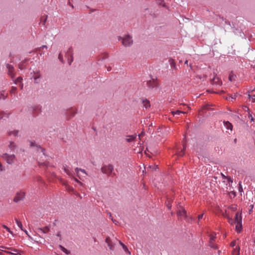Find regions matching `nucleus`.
I'll return each mask as SVG.
<instances>
[{"instance_id":"obj_11","label":"nucleus","mask_w":255,"mask_h":255,"mask_svg":"<svg viewBox=\"0 0 255 255\" xmlns=\"http://www.w3.org/2000/svg\"><path fill=\"white\" fill-rule=\"evenodd\" d=\"M147 85L150 88H153L157 86V83L156 80L152 79L147 82Z\"/></svg>"},{"instance_id":"obj_21","label":"nucleus","mask_w":255,"mask_h":255,"mask_svg":"<svg viewBox=\"0 0 255 255\" xmlns=\"http://www.w3.org/2000/svg\"><path fill=\"white\" fill-rule=\"evenodd\" d=\"M224 124L226 128L228 129H232L233 126L229 122H224Z\"/></svg>"},{"instance_id":"obj_48","label":"nucleus","mask_w":255,"mask_h":255,"mask_svg":"<svg viewBox=\"0 0 255 255\" xmlns=\"http://www.w3.org/2000/svg\"><path fill=\"white\" fill-rule=\"evenodd\" d=\"M3 117V116L2 115V112H0V119H1Z\"/></svg>"},{"instance_id":"obj_12","label":"nucleus","mask_w":255,"mask_h":255,"mask_svg":"<svg viewBox=\"0 0 255 255\" xmlns=\"http://www.w3.org/2000/svg\"><path fill=\"white\" fill-rule=\"evenodd\" d=\"M213 84L221 86L222 84L221 80L218 77H214L212 79Z\"/></svg>"},{"instance_id":"obj_54","label":"nucleus","mask_w":255,"mask_h":255,"mask_svg":"<svg viewBox=\"0 0 255 255\" xmlns=\"http://www.w3.org/2000/svg\"><path fill=\"white\" fill-rule=\"evenodd\" d=\"M69 0V4L70 5H71L72 7H73V5H72V4H71L70 3V0Z\"/></svg>"},{"instance_id":"obj_51","label":"nucleus","mask_w":255,"mask_h":255,"mask_svg":"<svg viewBox=\"0 0 255 255\" xmlns=\"http://www.w3.org/2000/svg\"><path fill=\"white\" fill-rule=\"evenodd\" d=\"M34 142H32V141H31L30 142V146H34Z\"/></svg>"},{"instance_id":"obj_30","label":"nucleus","mask_w":255,"mask_h":255,"mask_svg":"<svg viewBox=\"0 0 255 255\" xmlns=\"http://www.w3.org/2000/svg\"><path fill=\"white\" fill-rule=\"evenodd\" d=\"M216 234L215 233H213L209 235L210 240L214 241L216 238Z\"/></svg>"},{"instance_id":"obj_58","label":"nucleus","mask_w":255,"mask_h":255,"mask_svg":"<svg viewBox=\"0 0 255 255\" xmlns=\"http://www.w3.org/2000/svg\"><path fill=\"white\" fill-rule=\"evenodd\" d=\"M222 176H223L224 178H226V177L224 175H223V174H222Z\"/></svg>"},{"instance_id":"obj_52","label":"nucleus","mask_w":255,"mask_h":255,"mask_svg":"<svg viewBox=\"0 0 255 255\" xmlns=\"http://www.w3.org/2000/svg\"><path fill=\"white\" fill-rule=\"evenodd\" d=\"M23 231L24 232V233H25V234H26L28 236H29L28 235V232H27V231L26 230H24V231Z\"/></svg>"},{"instance_id":"obj_1","label":"nucleus","mask_w":255,"mask_h":255,"mask_svg":"<svg viewBox=\"0 0 255 255\" xmlns=\"http://www.w3.org/2000/svg\"><path fill=\"white\" fill-rule=\"evenodd\" d=\"M37 151H39L40 150L39 152V156L40 157H44V159H42V161H41L40 159L38 160V162L39 164V165L40 166H44L47 167L48 166V163L46 161L47 159V157L45 154L44 153V149L42 148L40 146H36Z\"/></svg>"},{"instance_id":"obj_5","label":"nucleus","mask_w":255,"mask_h":255,"mask_svg":"<svg viewBox=\"0 0 255 255\" xmlns=\"http://www.w3.org/2000/svg\"><path fill=\"white\" fill-rule=\"evenodd\" d=\"M65 57L67 59L68 63L70 65L73 60L72 48H69L66 53Z\"/></svg>"},{"instance_id":"obj_24","label":"nucleus","mask_w":255,"mask_h":255,"mask_svg":"<svg viewBox=\"0 0 255 255\" xmlns=\"http://www.w3.org/2000/svg\"><path fill=\"white\" fill-rule=\"evenodd\" d=\"M236 77V75H235L233 72H231L229 76V80L231 82L233 80H235Z\"/></svg>"},{"instance_id":"obj_37","label":"nucleus","mask_w":255,"mask_h":255,"mask_svg":"<svg viewBox=\"0 0 255 255\" xmlns=\"http://www.w3.org/2000/svg\"><path fill=\"white\" fill-rule=\"evenodd\" d=\"M16 91V88L15 87H12L10 90V93L13 94Z\"/></svg>"},{"instance_id":"obj_27","label":"nucleus","mask_w":255,"mask_h":255,"mask_svg":"<svg viewBox=\"0 0 255 255\" xmlns=\"http://www.w3.org/2000/svg\"><path fill=\"white\" fill-rule=\"evenodd\" d=\"M65 172L70 176H73L72 173L70 171L68 167H64Z\"/></svg>"},{"instance_id":"obj_59","label":"nucleus","mask_w":255,"mask_h":255,"mask_svg":"<svg viewBox=\"0 0 255 255\" xmlns=\"http://www.w3.org/2000/svg\"><path fill=\"white\" fill-rule=\"evenodd\" d=\"M253 208H254V205H251V209H253Z\"/></svg>"},{"instance_id":"obj_57","label":"nucleus","mask_w":255,"mask_h":255,"mask_svg":"<svg viewBox=\"0 0 255 255\" xmlns=\"http://www.w3.org/2000/svg\"><path fill=\"white\" fill-rule=\"evenodd\" d=\"M187 63H188V60H186L185 61V64H187Z\"/></svg>"},{"instance_id":"obj_38","label":"nucleus","mask_w":255,"mask_h":255,"mask_svg":"<svg viewBox=\"0 0 255 255\" xmlns=\"http://www.w3.org/2000/svg\"><path fill=\"white\" fill-rule=\"evenodd\" d=\"M40 75H39V74H37L35 77H34V82L35 83H38V81H37V79L39 78Z\"/></svg>"},{"instance_id":"obj_22","label":"nucleus","mask_w":255,"mask_h":255,"mask_svg":"<svg viewBox=\"0 0 255 255\" xmlns=\"http://www.w3.org/2000/svg\"><path fill=\"white\" fill-rule=\"evenodd\" d=\"M186 148V145L185 144H184L183 145V149L181 150L180 151L178 152L177 153L178 156H182L184 155V150H185Z\"/></svg>"},{"instance_id":"obj_16","label":"nucleus","mask_w":255,"mask_h":255,"mask_svg":"<svg viewBox=\"0 0 255 255\" xmlns=\"http://www.w3.org/2000/svg\"><path fill=\"white\" fill-rule=\"evenodd\" d=\"M177 215L180 217H186L187 216L186 211L185 209H182L181 210L178 211Z\"/></svg>"},{"instance_id":"obj_40","label":"nucleus","mask_w":255,"mask_h":255,"mask_svg":"<svg viewBox=\"0 0 255 255\" xmlns=\"http://www.w3.org/2000/svg\"><path fill=\"white\" fill-rule=\"evenodd\" d=\"M58 59L63 62V58H62V55L61 53H60L58 56Z\"/></svg>"},{"instance_id":"obj_18","label":"nucleus","mask_w":255,"mask_h":255,"mask_svg":"<svg viewBox=\"0 0 255 255\" xmlns=\"http://www.w3.org/2000/svg\"><path fill=\"white\" fill-rule=\"evenodd\" d=\"M38 230L44 234H46L49 232L50 229L49 227L45 226L43 228H39Z\"/></svg>"},{"instance_id":"obj_55","label":"nucleus","mask_w":255,"mask_h":255,"mask_svg":"<svg viewBox=\"0 0 255 255\" xmlns=\"http://www.w3.org/2000/svg\"><path fill=\"white\" fill-rule=\"evenodd\" d=\"M218 253L219 255H220V254L221 253V251L220 250H219Z\"/></svg>"},{"instance_id":"obj_45","label":"nucleus","mask_w":255,"mask_h":255,"mask_svg":"<svg viewBox=\"0 0 255 255\" xmlns=\"http://www.w3.org/2000/svg\"><path fill=\"white\" fill-rule=\"evenodd\" d=\"M74 180L77 183H79L81 184H82V183L80 181H79L77 178H74Z\"/></svg>"},{"instance_id":"obj_56","label":"nucleus","mask_w":255,"mask_h":255,"mask_svg":"<svg viewBox=\"0 0 255 255\" xmlns=\"http://www.w3.org/2000/svg\"><path fill=\"white\" fill-rule=\"evenodd\" d=\"M38 109V107H36V108H34V109H33V111H36V110L37 109Z\"/></svg>"},{"instance_id":"obj_49","label":"nucleus","mask_w":255,"mask_h":255,"mask_svg":"<svg viewBox=\"0 0 255 255\" xmlns=\"http://www.w3.org/2000/svg\"><path fill=\"white\" fill-rule=\"evenodd\" d=\"M167 208L169 209H170L171 207V205L170 204H168L167 205Z\"/></svg>"},{"instance_id":"obj_31","label":"nucleus","mask_w":255,"mask_h":255,"mask_svg":"<svg viewBox=\"0 0 255 255\" xmlns=\"http://www.w3.org/2000/svg\"><path fill=\"white\" fill-rule=\"evenodd\" d=\"M156 1L159 5H162V6H165V3L162 0H156Z\"/></svg>"},{"instance_id":"obj_35","label":"nucleus","mask_w":255,"mask_h":255,"mask_svg":"<svg viewBox=\"0 0 255 255\" xmlns=\"http://www.w3.org/2000/svg\"><path fill=\"white\" fill-rule=\"evenodd\" d=\"M236 245H237L236 241V240H234V241H233L230 243V247H232V248H234V247H237V246H236Z\"/></svg>"},{"instance_id":"obj_41","label":"nucleus","mask_w":255,"mask_h":255,"mask_svg":"<svg viewBox=\"0 0 255 255\" xmlns=\"http://www.w3.org/2000/svg\"><path fill=\"white\" fill-rule=\"evenodd\" d=\"M15 146V145H14V142H10V145H9V147L11 149H12L13 148H14V147Z\"/></svg>"},{"instance_id":"obj_15","label":"nucleus","mask_w":255,"mask_h":255,"mask_svg":"<svg viewBox=\"0 0 255 255\" xmlns=\"http://www.w3.org/2000/svg\"><path fill=\"white\" fill-rule=\"evenodd\" d=\"M106 242L108 244L110 250H113L114 248V245L112 244V241L110 237H107L106 239Z\"/></svg>"},{"instance_id":"obj_53","label":"nucleus","mask_w":255,"mask_h":255,"mask_svg":"<svg viewBox=\"0 0 255 255\" xmlns=\"http://www.w3.org/2000/svg\"><path fill=\"white\" fill-rule=\"evenodd\" d=\"M41 48H46V49H47V46H45V45L42 46L41 47Z\"/></svg>"},{"instance_id":"obj_10","label":"nucleus","mask_w":255,"mask_h":255,"mask_svg":"<svg viewBox=\"0 0 255 255\" xmlns=\"http://www.w3.org/2000/svg\"><path fill=\"white\" fill-rule=\"evenodd\" d=\"M7 249L9 251H5L4 252L7 254L14 255H21V254L19 252V251L13 248H7Z\"/></svg>"},{"instance_id":"obj_33","label":"nucleus","mask_w":255,"mask_h":255,"mask_svg":"<svg viewBox=\"0 0 255 255\" xmlns=\"http://www.w3.org/2000/svg\"><path fill=\"white\" fill-rule=\"evenodd\" d=\"M59 247L61 249V250L63 252H64L65 253H66V254H68L69 252L68 251V250L67 249H66L64 247H62V246L60 245L59 246Z\"/></svg>"},{"instance_id":"obj_60","label":"nucleus","mask_w":255,"mask_h":255,"mask_svg":"<svg viewBox=\"0 0 255 255\" xmlns=\"http://www.w3.org/2000/svg\"><path fill=\"white\" fill-rule=\"evenodd\" d=\"M205 108H206V106L203 107V109H202V110H203L204 109H205Z\"/></svg>"},{"instance_id":"obj_47","label":"nucleus","mask_w":255,"mask_h":255,"mask_svg":"<svg viewBox=\"0 0 255 255\" xmlns=\"http://www.w3.org/2000/svg\"><path fill=\"white\" fill-rule=\"evenodd\" d=\"M3 170V168H2V166L1 165V164L0 163V171H2Z\"/></svg>"},{"instance_id":"obj_28","label":"nucleus","mask_w":255,"mask_h":255,"mask_svg":"<svg viewBox=\"0 0 255 255\" xmlns=\"http://www.w3.org/2000/svg\"><path fill=\"white\" fill-rule=\"evenodd\" d=\"M119 243L120 245L122 246L123 249L125 250V252H128L129 254H130V252H128V249L127 247V246L124 244L121 241H119Z\"/></svg>"},{"instance_id":"obj_23","label":"nucleus","mask_w":255,"mask_h":255,"mask_svg":"<svg viewBox=\"0 0 255 255\" xmlns=\"http://www.w3.org/2000/svg\"><path fill=\"white\" fill-rule=\"evenodd\" d=\"M214 241L210 240L209 246L214 249H217L218 248V246L214 243Z\"/></svg>"},{"instance_id":"obj_17","label":"nucleus","mask_w":255,"mask_h":255,"mask_svg":"<svg viewBox=\"0 0 255 255\" xmlns=\"http://www.w3.org/2000/svg\"><path fill=\"white\" fill-rule=\"evenodd\" d=\"M240 250V249L238 246L236 247L232 251V255H239Z\"/></svg>"},{"instance_id":"obj_3","label":"nucleus","mask_w":255,"mask_h":255,"mask_svg":"<svg viewBox=\"0 0 255 255\" xmlns=\"http://www.w3.org/2000/svg\"><path fill=\"white\" fill-rule=\"evenodd\" d=\"M101 170L103 173L109 175L112 173L114 170V167L112 165L109 164L108 165H105L102 167Z\"/></svg>"},{"instance_id":"obj_44","label":"nucleus","mask_w":255,"mask_h":255,"mask_svg":"<svg viewBox=\"0 0 255 255\" xmlns=\"http://www.w3.org/2000/svg\"><path fill=\"white\" fill-rule=\"evenodd\" d=\"M203 217V214L199 215L198 217V220H201V219H202Z\"/></svg>"},{"instance_id":"obj_25","label":"nucleus","mask_w":255,"mask_h":255,"mask_svg":"<svg viewBox=\"0 0 255 255\" xmlns=\"http://www.w3.org/2000/svg\"><path fill=\"white\" fill-rule=\"evenodd\" d=\"M171 113L173 115V116H175V115H179L180 114H185V113H186V112H182V111H181L179 110H177L176 111H172L171 112Z\"/></svg>"},{"instance_id":"obj_6","label":"nucleus","mask_w":255,"mask_h":255,"mask_svg":"<svg viewBox=\"0 0 255 255\" xmlns=\"http://www.w3.org/2000/svg\"><path fill=\"white\" fill-rule=\"evenodd\" d=\"M2 157L3 159H5L8 164H11L13 162L15 159L14 155H9L6 153L3 154Z\"/></svg>"},{"instance_id":"obj_29","label":"nucleus","mask_w":255,"mask_h":255,"mask_svg":"<svg viewBox=\"0 0 255 255\" xmlns=\"http://www.w3.org/2000/svg\"><path fill=\"white\" fill-rule=\"evenodd\" d=\"M228 210H231L233 211H235L237 210V205H232L228 207Z\"/></svg>"},{"instance_id":"obj_26","label":"nucleus","mask_w":255,"mask_h":255,"mask_svg":"<svg viewBox=\"0 0 255 255\" xmlns=\"http://www.w3.org/2000/svg\"><path fill=\"white\" fill-rule=\"evenodd\" d=\"M15 222L18 227L20 229V230L22 231H24L22 228V223L17 219H15Z\"/></svg>"},{"instance_id":"obj_34","label":"nucleus","mask_w":255,"mask_h":255,"mask_svg":"<svg viewBox=\"0 0 255 255\" xmlns=\"http://www.w3.org/2000/svg\"><path fill=\"white\" fill-rule=\"evenodd\" d=\"M3 228H4L7 232H8L10 234H13V232L10 230V229L8 227H7L5 225H3L2 226Z\"/></svg>"},{"instance_id":"obj_9","label":"nucleus","mask_w":255,"mask_h":255,"mask_svg":"<svg viewBox=\"0 0 255 255\" xmlns=\"http://www.w3.org/2000/svg\"><path fill=\"white\" fill-rule=\"evenodd\" d=\"M6 68L8 70V74L12 78H13L14 77V68L13 67L9 64H7L6 65Z\"/></svg>"},{"instance_id":"obj_46","label":"nucleus","mask_w":255,"mask_h":255,"mask_svg":"<svg viewBox=\"0 0 255 255\" xmlns=\"http://www.w3.org/2000/svg\"><path fill=\"white\" fill-rule=\"evenodd\" d=\"M144 134V132H142L140 134H139L138 136L139 138H140V137Z\"/></svg>"},{"instance_id":"obj_32","label":"nucleus","mask_w":255,"mask_h":255,"mask_svg":"<svg viewBox=\"0 0 255 255\" xmlns=\"http://www.w3.org/2000/svg\"><path fill=\"white\" fill-rule=\"evenodd\" d=\"M0 96L1 97H0V99L4 100L7 97V95H5L3 92L0 93Z\"/></svg>"},{"instance_id":"obj_4","label":"nucleus","mask_w":255,"mask_h":255,"mask_svg":"<svg viewBox=\"0 0 255 255\" xmlns=\"http://www.w3.org/2000/svg\"><path fill=\"white\" fill-rule=\"evenodd\" d=\"M122 39L123 44L125 46H129L132 43V40L131 38L129 36H126L124 37Z\"/></svg>"},{"instance_id":"obj_43","label":"nucleus","mask_w":255,"mask_h":255,"mask_svg":"<svg viewBox=\"0 0 255 255\" xmlns=\"http://www.w3.org/2000/svg\"><path fill=\"white\" fill-rule=\"evenodd\" d=\"M70 112V113L72 112V115L69 117V118H71L72 117H73L75 115V114H76V112H74V111H73V110H71Z\"/></svg>"},{"instance_id":"obj_39","label":"nucleus","mask_w":255,"mask_h":255,"mask_svg":"<svg viewBox=\"0 0 255 255\" xmlns=\"http://www.w3.org/2000/svg\"><path fill=\"white\" fill-rule=\"evenodd\" d=\"M250 99H252V102H255V95H249Z\"/></svg>"},{"instance_id":"obj_8","label":"nucleus","mask_w":255,"mask_h":255,"mask_svg":"<svg viewBox=\"0 0 255 255\" xmlns=\"http://www.w3.org/2000/svg\"><path fill=\"white\" fill-rule=\"evenodd\" d=\"M24 195H25V194H24V192H23L20 191L19 192H18L16 194L15 197H14L13 201L15 202H18L24 198Z\"/></svg>"},{"instance_id":"obj_50","label":"nucleus","mask_w":255,"mask_h":255,"mask_svg":"<svg viewBox=\"0 0 255 255\" xmlns=\"http://www.w3.org/2000/svg\"><path fill=\"white\" fill-rule=\"evenodd\" d=\"M19 68L21 70H22L24 68L21 65H19Z\"/></svg>"},{"instance_id":"obj_2","label":"nucleus","mask_w":255,"mask_h":255,"mask_svg":"<svg viewBox=\"0 0 255 255\" xmlns=\"http://www.w3.org/2000/svg\"><path fill=\"white\" fill-rule=\"evenodd\" d=\"M235 223L236 224V231L237 233H240L242 230V217L241 214L239 212L236 214Z\"/></svg>"},{"instance_id":"obj_7","label":"nucleus","mask_w":255,"mask_h":255,"mask_svg":"<svg viewBox=\"0 0 255 255\" xmlns=\"http://www.w3.org/2000/svg\"><path fill=\"white\" fill-rule=\"evenodd\" d=\"M75 171L77 176L81 180H82L83 178L87 176V173L84 170L77 168H76Z\"/></svg>"},{"instance_id":"obj_42","label":"nucleus","mask_w":255,"mask_h":255,"mask_svg":"<svg viewBox=\"0 0 255 255\" xmlns=\"http://www.w3.org/2000/svg\"><path fill=\"white\" fill-rule=\"evenodd\" d=\"M249 118L252 121H254V118L253 117L252 115L250 114H249Z\"/></svg>"},{"instance_id":"obj_36","label":"nucleus","mask_w":255,"mask_h":255,"mask_svg":"<svg viewBox=\"0 0 255 255\" xmlns=\"http://www.w3.org/2000/svg\"><path fill=\"white\" fill-rule=\"evenodd\" d=\"M18 131H10L9 132V135L13 134L14 136H16L17 135Z\"/></svg>"},{"instance_id":"obj_14","label":"nucleus","mask_w":255,"mask_h":255,"mask_svg":"<svg viewBox=\"0 0 255 255\" xmlns=\"http://www.w3.org/2000/svg\"><path fill=\"white\" fill-rule=\"evenodd\" d=\"M22 78L21 77H18L14 80V83L17 85H19V87L21 89L23 88V84L21 83Z\"/></svg>"},{"instance_id":"obj_19","label":"nucleus","mask_w":255,"mask_h":255,"mask_svg":"<svg viewBox=\"0 0 255 255\" xmlns=\"http://www.w3.org/2000/svg\"><path fill=\"white\" fill-rule=\"evenodd\" d=\"M142 103H143V106L146 109H147L148 108H149L150 106L149 101L148 100H146V99L143 100Z\"/></svg>"},{"instance_id":"obj_13","label":"nucleus","mask_w":255,"mask_h":255,"mask_svg":"<svg viewBox=\"0 0 255 255\" xmlns=\"http://www.w3.org/2000/svg\"><path fill=\"white\" fill-rule=\"evenodd\" d=\"M228 211L226 210L223 213L222 215L223 216L227 218L228 220V222L230 224H233V220L229 216V213H228Z\"/></svg>"},{"instance_id":"obj_20","label":"nucleus","mask_w":255,"mask_h":255,"mask_svg":"<svg viewBox=\"0 0 255 255\" xmlns=\"http://www.w3.org/2000/svg\"><path fill=\"white\" fill-rule=\"evenodd\" d=\"M136 134L128 135V136L127 138H126V140L128 142H131L134 139V138L136 137Z\"/></svg>"}]
</instances>
